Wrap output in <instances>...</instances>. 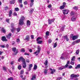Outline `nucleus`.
Wrapping results in <instances>:
<instances>
[{"label": "nucleus", "mask_w": 80, "mask_h": 80, "mask_svg": "<svg viewBox=\"0 0 80 80\" xmlns=\"http://www.w3.org/2000/svg\"><path fill=\"white\" fill-rule=\"evenodd\" d=\"M24 20H25V17L23 16H22L21 17V18L19 20V25H23V24L24 23V22H23Z\"/></svg>", "instance_id": "1"}, {"label": "nucleus", "mask_w": 80, "mask_h": 80, "mask_svg": "<svg viewBox=\"0 0 80 80\" xmlns=\"http://www.w3.org/2000/svg\"><path fill=\"white\" fill-rule=\"evenodd\" d=\"M79 77V75L78 74L75 75L73 74L71 75V78L72 80H73L74 77Z\"/></svg>", "instance_id": "2"}, {"label": "nucleus", "mask_w": 80, "mask_h": 80, "mask_svg": "<svg viewBox=\"0 0 80 80\" xmlns=\"http://www.w3.org/2000/svg\"><path fill=\"white\" fill-rule=\"evenodd\" d=\"M42 38L40 37H38V38L37 39V43H38V44H41L42 43V42H43L42 41H39L40 40H42Z\"/></svg>", "instance_id": "3"}, {"label": "nucleus", "mask_w": 80, "mask_h": 80, "mask_svg": "<svg viewBox=\"0 0 80 80\" xmlns=\"http://www.w3.org/2000/svg\"><path fill=\"white\" fill-rule=\"evenodd\" d=\"M22 67L23 68H26L27 67V64L25 62V60H24V61L22 62Z\"/></svg>", "instance_id": "4"}, {"label": "nucleus", "mask_w": 80, "mask_h": 80, "mask_svg": "<svg viewBox=\"0 0 80 80\" xmlns=\"http://www.w3.org/2000/svg\"><path fill=\"white\" fill-rule=\"evenodd\" d=\"M72 40H76V39H77L78 37V36H73V34H72Z\"/></svg>", "instance_id": "5"}, {"label": "nucleus", "mask_w": 80, "mask_h": 80, "mask_svg": "<svg viewBox=\"0 0 80 80\" xmlns=\"http://www.w3.org/2000/svg\"><path fill=\"white\" fill-rule=\"evenodd\" d=\"M54 21H55V19L53 18L51 19H48V22L49 24H52V23L54 22Z\"/></svg>", "instance_id": "6"}, {"label": "nucleus", "mask_w": 80, "mask_h": 80, "mask_svg": "<svg viewBox=\"0 0 80 80\" xmlns=\"http://www.w3.org/2000/svg\"><path fill=\"white\" fill-rule=\"evenodd\" d=\"M12 51L14 52L15 53H18V50L16 49V48H12Z\"/></svg>", "instance_id": "7"}, {"label": "nucleus", "mask_w": 80, "mask_h": 80, "mask_svg": "<svg viewBox=\"0 0 80 80\" xmlns=\"http://www.w3.org/2000/svg\"><path fill=\"white\" fill-rule=\"evenodd\" d=\"M11 37H12V33H9L6 36V38L8 39H10L11 38Z\"/></svg>", "instance_id": "8"}, {"label": "nucleus", "mask_w": 80, "mask_h": 80, "mask_svg": "<svg viewBox=\"0 0 80 80\" xmlns=\"http://www.w3.org/2000/svg\"><path fill=\"white\" fill-rule=\"evenodd\" d=\"M25 60V59L23 58V57H21L18 59V62H20L21 60L22 62H23V61H24Z\"/></svg>", "instance_id": "9"}, {"label": "nucleus", "mask_w": 80, "mask_h": 80, "mask_svg": "<svg viewBox=\"0 0 80 80\" xmlns=\"http://www.w3.org/2000/svg\"><path fill=\"white\" fill-rule=\"evenodd\" d=\"M2 41H5V42H7V39H6V37L5 36H3L2 37Z\"/></svg>", "instance_id": "10"}, {"label": "nucleus", "mask_w": 80, "mask_h": 80, "mask_svg": "<svg viewBox=\"0 0 80 80\" xmlns=\"http://www.w3.org/2000/svg\"><path fill=\"white\" fill-rule=\"evenodd\" d=\"M50 70L52 71L51 72V74H53V73H54V72H56V71L55 69H52L51 68H50Z\"/></svg>", "instance_id": "11"}, {"label": "nucleus", "mask_w": 80, "mask_h": 80, "mask_svg": "<svg viewBox=\"0 0 80 80\" xmlns=\"http://www.w3.org/2000/svg\"><path fill=\"white\" fill-rule=\"evenodd\" d=\"M70 63V61H68L66 64L65 65V66H64V68H67V67L68 66V64Z\"/></svg>", "instance_id": "12"}, {"label": "nucleus", "mask_w": 80, "mask_h": 80, "mask_svg": "<svg viewBox=\"0 0 80 80\" xmlns=\"http://www.w3.org/2000/svg\"><path fill=\"white\" fill-rule=\"evenodd\" d=\"M32 67H33V64H31L29 65L28 67V71H30V70H32Z\"/></svg>", "instance_id": "13"}, {"label": "nucleus", "mask_w": 80, "mask_h": 80, "mask_svg": "<svg viewBox=\"0 0 80 80\" xmlns=\"http://www.w3.org/2000/svg\"><path fill=\"white\" fill-rule=\"evenodd\" d=\"M36 79V75H34L32 77V78H31V80H34Z\"/></svg>", "instance_id": "14"}, {"label": "nucleus", "mask_w": 80, "mask_h": 80, "mask_svg": "<svg viewBox=\"0 0 80 80\" xmlns=\"http://www.w3.org/2000/svg\"><path fill=\"white\" fill-rule=\"evenodd\" d=\"M76 20V18L75 17H72L71 18V20L72 22H74Z\"/></svg>", "instance_id": "15"}, {"label": "nucleus", "mask_w": 80, "mask_h": 80, "mask_svg": "<svg viewBox=\"0 0 80 80\" xmlns=\"http://www.w3.org/2000/svg\"><path fill=\"white\" fill-rule=\"evenodd\" d=\"M64 68H64V66H63V67H59L58 68V70H63V69Z\"/></svg>", "instance_id": "16"}, {"label": "nucleus", "mask_w": 80, "mask_h": 80, "mask_svg": "<svg viewBox=\"0 0 80 80\" xmlns=\"http://www.w3.org/2000/svg\"><path fill=\"white\" fill-rule=\"evenodd\" d=\"M12 14V11L11 10H10L9 12V17H11V15Z\"/></svg>", "instance_id": "17"}, {"label": "nucleus", "mask_w": 80, "mask_h": 80, "mask_svg": "<svg viewBox=\"0 0 80 80\" xmlns=\"http://www.w3.org/2000/svg\"><path fill=\"white\" fill-rule=\"evenodd\" d=\"M65 7V6L62 5L60 7V8L61 10H62V9H64Z\"/></svg>", "instance_id": "18"}, {"label": "nucleus", "mask_w": 80, "mask_h": 80, "mask_svg": "<svg viewBox=\"0 0 80 80\" xmlns=\"http://www.w3.org/2000/svg\"><path fill=\"white\" fill-rule=\"evenodd\" d=\"M15 0H12L10 1V3L11 4H14L15 3Z\"/></svg>", "instance_id": "19"}, {"label": "nucleus", "mask_w": 80, "mask_h": 80, "mask_svg": "<svg viewBox=\"0 0 80 80\" xmlns=\"http://www.w3.org/2000/svg\"><path fill=\"white\" fill-rule=\"evenodd\" d=\"M48 72V70H47L46 69H45L44 71V73L45 74H47Z\"/></svg>", "instance_id": "20"}, {"label": "nucleus", "mask_w": 80, "mask_h": 80, "mask_svg": "<svg viewBox=\"0 0 80 80\" xmlns=\"http://www.w3.org/2000/svg\"><path fill=\"white\" fill-rule=\"evenodd\" d=\"M27 25L28 26L30 25V22L29 20L27 21Z\"/></svg>", "instance_id": "21"}, {"label": "nucleus", "mask_w": 80, "mask_h": 80, "mask_svg": "<svg viewBox=\"0 0 80 80\" xmlns=\"http://www.w3.org/2000/svg\"><path fill=\"white\" fill-rule=\"evenodd\" d=\"M29 36H27L26 37V38H25L24 40H27V41H28L29 40Z\"/></svg>", "instance_id": "22"}, {"label": "nucleus", "mask_w": 80, "mask_h": 80, "mask_svg": "<svg viewBox=\"0 0 80 80\" xmlns=\"http://www.w3.org/2000/svg\"><path fill=\"white\" fill-rule=\"evenodd\" d=\"M40 51L38 50H37L36 52H35L34 53V54H36V53H38H38H40Z\"/></svg>", "instance_id": "23"}, {"label": "nucleus", "mask_w": 80, "mask_h": 80, "mask_svg": "<svg viewBox=\"0 0 80 80\" xmlns=\"http://www.w3.org/2000/svg\"><path fill=\"white\" fill-rule=\"evenodd\" d=\"M44 63L45 65V66H47L48 64V61L46 60Z\"/></svg>", "instance_id": "24"}, {"label": "nucleus", "mask_w": 80, "mask_h": 80, "mask_svg": "<svg viewBox=\"0 0 80 80\" xmlns=\"http://www.w3.org/2000/svg\"><path fill=\"white\" fill-rule=\"evenodd\" d=\"M80 68V64L78 65L77 67L75 68L76 69H77V68Z\"/></svg>", "instance_id": "25"}, {"label": "nucleus", "mask_w": 80, "mask_h": 80, "mask_svg": "<svg viewBox=\"0 0 80 80\" xmlns=\"http://www.w3.org/2000/svg\"><path fill=\"white\" fill-rule=\"evenodd\" d=\"M2 30L3 33H5L6 32V30H5V29L3 28L2 29Z\"/></svg>", "instance_id": "26"}, {"label": "nucleus", "mask_w": 80, "mask_h": 80, "mask_svg": "<svg viewBox=\"0 0 80 80\" xmlns=\"http://www.w3.org/2000/svg\"><path fill=\"white\" fill-rule=\"evenodd\" d=\"M80 52V51L79 50V49H78L76 51V53L77 54V55H78V53H79V52Z\"/></svg>", "instance_id": "27"}, {"label": "nucleus", "mask_w": 80, "mask_h": 80, "mask_svg": "<svg viewBox=\"0 0 80 80\" xmlns=\"http://www.w3.org/2000/svg\"><path fill=\"white\" fill-rule=\"evenodd\" d=\"M75 42H76V43H78L80 42V39L77 40L75 41Z\"/></svg>", "instance_id": "28"}, {"label": "nucleus", "mask_w": 80, "mask_h": 80, "mask_svg": "<svg viewBox=\"0 0 80 80\" xmlns=\"http://www.w3.org/2000/svg\"><path fill=\"white\" fill-rule=\"evenodd\" d=\"M37 68V66L36 65H34L33 68L34 70H36Z\"/></svg>", "instance_id": "29"}, {"label": "nucleus", "mask_w": 80, "mask_h": 80, "mask_svg": "<svg viewBox=\"0 0 80 80\" xmlns=\"http://www.w3.org/2000/svg\"><path fill=\"white\" fill-rule=\"evenodd\" d=\"M74 13H75V12H74L72 11L71 12L70 14H71V16H73L74 15Z\"/></svg>", "instance_id": "30"}, {"label": "nucleus", "mask_w": 80, "mask_h": 80, "mask_svg": "<svg viewBox=\"0 0 80 80\" xmlns=\"http://www.w3.org/2000/svg\"><path fill=\"white\" fill-rule=\"evenodd\" d=\"M73 9H74V10H78V7L75 6L73 7Z\"/></svg>", "instance_id": "31"}, {"label": "nucleus", "mask_w": 80, "mask_h": 80, "mask_svg": "<svg viewBox=\"0 0 80 80\" xmlns=\"http://www.w3.org/2000/svg\"><path fill=\"white\" fill-rule=\"evenodd\" d=\"M8 80H13V77H11L8 78Z\"/></svg>", "instance_id": "32"}, {"label": "nucleus", "mask_w": 80, "mask_h": 80, "mask_svg": "<svg viewBox=\"0 0 80 80\" xmlns=\"http://www.w3.org/2000/svg\"><path fill=\"white\" fill-rule=\"evenodd\" d=\"M24 73V71H23V70H21V71L20 74H21V75H22V74H23Z\"/></svg>", "instance_id": "33"}, {"label": "nucleus", "mask_w": 80, "mask_h": 80, "mask_svg": "<svg viewBox=\"0 0 80 80\" xmlns=\"http://www.w3.org/2000/svg\"><path fill=\"white\" fill-rule=\"evenodd\" d=\"M70 64L71 65H74V64H75V62H74L73 61H71L70 62Z\"/></svg>", "instance_id": "34"}, {"label": "nucleus", "mask_w": 80, "mask_h": 80, "mask_svg": "<svg viewBox=\"0 0 80 80\" xmlns=\"http://www.w3.org/2000/svg\"><path fill=\"white\" fill-rule=\"evenodd\" d=\"M18 68L19 70H21L22 68V67L20 65H19L18 67Z\"/></svg>", "instance_id": "35"}, {"label": "nucleus", "mask_w": 80, "mask_h": 80, "mask_svg": "<svg viewBox=\"0 0 80 80\" xmlns=\"http://www.w3.org/2000/svg\"><path fill=\"white\" fill-rule=\"evenodd\" d=\"M75 56H73L71 59V61H74L75 59Z\"/></svg>", "instance_id": "36"}, {"label": "nucleus", "mask_w": 80, "mask_h": 80, "mask_svg": "<svg viewBox=\"0 0 80 80\" xmlns=\"http://www.w3.org/2000/svg\"><path fill=\"white\" fill-rule=\"evenodd\" d=\"M46 35L47 36H48V35H49V32L48 31L46 32Z\"/></svg>", "instance_id": "37"}, {"label": "nucleus", "mask_w": 80, "mask_h": 80, "mask_svg": "<svg viewBox=\"0 0 80 80\" xmlns=\"http://www.w3.org/2000/svg\"><path fill=\"white\" fill-rule=\"evenodd\" d=\"M15 29V28H12V29L11 30V32H12V33H13V32H14Z\"/></svg>", "instance_id": "38"}, {"label": "nucleus", "mask_w": 80, "mask_h": 80, "mask_svg": "<svg viewBox=\"0 0 80 80\" xmlns=\"http://www.w3.org/2000/svg\"><path fill=\"white\" fill-rule=\"evenodd\" d=\"M4 9L5 10H8V8L7 6H6V7L4 8Z\"/></svg>", "instance_id": "39"}, {"label": "nucleus", "mask_w": 80, "mask_h": 80, "mask_svg": "<svg viewBox=\"0 0 80 80\" xmlns=\"http://www.w3.org/2000/svg\"><path fill=\"white\" fill-rule=\"evenodd\" d=\"M63 12H69V10L68 9H65L63 10H62Z\"/></svg>", "instance_id": "40"}, {"label": "nucleus", "mask_w": 80, "mask_h": 80, "mask_svg": "<svg viewBox=\"0 0 80 80\" xmlns=\"http://www.w3.org/2000/svg\"><path fill=\"white\" fill-rule=\"evenodd\" d=\"M38 50H39V51H40L41 49H40V46H38Z\"/></svg>", "instance_id": "41"}, {"label": "nucleus", "mask_w": 80, "mask_h": 80, "mask_svg": "<svg viewBox=\"0 0 80 80\" xmlns=\"http://www.w3.org/2000/svg\"><path fill=\"white\" fill-rule=\"evenodd\" d=\"M57 43H55L53 46L54 48H55V47H57Z\"/></svg>", "instance_id": "42"}, {"label": "nucleus", "mask_w": 80, "mask_h": 80, "mask_svg": "<svg viewBox=\"0 0 80 80\" xmlns=\"http://www.w3.org/2000/svg\"><path fill=\"white\" fill-rule=\"evenodd\" d=\"M75 44H77V43H76V42H75V41L73 42L72 43V45H75Z\"/></svg>", "instance_id": "43"}, {"label": "nucleus", "mask_w": 80, "mask_h": 80, "mask_svg": "<svg viewBox=\"0 0 80 80\" xmlns=\"http://www.w3.org/2000/svg\"><path fill=\"white\" fill-rule=\"evenodd\" d=\"M52 41L51 39H49L48 40V42L49 43H51Z\"/></svg>", "instance_id": "44"}, {"label": "nucleus", "mask_w": 80, "mask_h": 80, "mask_svg": "<svg viewBox=\"0 0 80 80\" xmlns=\"http://www.w3.org/2000/svg\"><path fill=\"white\" fill-rule=\"evenodd\" d=\"M3 69L4 71H5V72H7V68H5V67H3Z\"/></svg>", "instance_id": "45"}, {"label": "nucleus", "mask_w": 80, "mask_h": 80, "mask_svg": "<svg viewBox=\"0 0 80 80\" xmlns=\"http://www.w3.org/2000/svg\"><path fill=\"white\" fill-rule=\"evenodd\" d=\"M20 28H17V32H20Z\"/></svg>", "instance_id": "46"}, {"label": "nucleus", "mask_w": 80, "mask_h": 80, "mask_svg": "<svg viewBox=\"0 0 80 80\" xmlns=\"http://www.w3.org/2000/svg\"><path fill=\"white\" fill-rule=\"evenodd\" d=\"M16 42H18V43H19L20 42V39L19 38H18L16 40Z\"/></svg>", "instance_id": "47"}, {"label": "nucleus", "mask_w": 80, "mask_h": 80, "mask_svg": "<svg viewBox=\"0 0 80 80\" xmlns=\"http://www.w3.org/2000/svg\"><path fill=\"white\" fill-rule=\"evenodd\" d=\"M0 46L1 48H5V46L4 45H1Z\"/></svg>", "instance_id": "48"}, {"label": "nucleus", "mask_w": 80, "mask_h": 80, "mask_svg": "<svg viewBox=\"0 0 80 80\" xmlns=\"http://www.w3.org/2000/svg\"><path fill=\"white\" fill-rule=\"evenodd\" d=\"M63 54L62 56H61V57H60V59H62V60H63V59H65V58H64L63 57Z\"/></svg>", "instance_id": "49"}, {"label": "nucleus", "mask_w": 80, "mask_h": 80, "mask_svg": "<svg viewBox=\"0 0 80 80\" xmlns=\"http://www.w3.org/2000/svg\"><path fill=\"white\" fill-rule=\"evenodd\" d=\"M15 11H16V12H17V11H18V10H19V9H18V8H15Z\"/></svg>", "instance_id": "50"}, {"label": "nucleus", "mask_w": 80, "mask_h": 80, "mask_svg": "<svg viewBox=\"0 0 80 80\" xmlns=\"http://www.w3.org/2000/svg\"><path fill=\"white\" fill-rule=\"evenodd\" d=\"M33 3H31L30 4V6L31 7H32V6H33Z\"/></svg>", "instance_id": "51"}, {"label": "nucleus", "mask_w": 80, "mask_h": 80, "mask_svg": "<svg viewBox=\"0 0 80 80\" xmlns=\"http://www.w3.org/2000/svg\"><path fill=\"white\" fill-rule=\"evenodd\" d=\"M63 29H64V27H62L61 29V31H63Z\"/></svg>", "instance_id": "52"}, {"label": "nucleus", "mask_w": 80, "mask_h": 80, "mask_svg": "<svg viewBox=\"0 0 80 80\" xmlns=\"http://www.w3.org/2000/svg\"><path fill=\"white\" fill-rule=\"evenodd\" d=\"M11 68H12V70H15V66H12Z\"/></svg>", "instance_id": "53"}, {"label": "nucleus", "mask_w": 80, "mask_h": 80, "mask_svg": "<svg viewBox=\"0 0 80 80\" xmlns=\"http://www.w3.org/2000/svg\"><path fill=\"white\" fill-rule=\"evenodd\" d=\"M25 49H24L22 48L21 49V51L22 52H25Z\"/></svg>", "instance_id": "54"}, {"label": "nucleus", "mask_w": 80, "mask_h": 80, "mask_svg": "<svg viewBox=\"0 0 80 80\" xmlns=\"http://www.w3.org/2000/svg\"><path fill=\"white\" fill-rule=\"evenodd\" d=\"M24 55H28V56H29V55H30V54H29V53H26V52H25L24 53Z\"/></svg>", "instance_id": "55"}, {"label": "nucleus", "mask_w": 80, "mask_h": 80, "mask_svg": "<svg viewBox=\"0 0 80 80\" xmlns=\"http://www.w3.org/2000/svg\"><path fill=\"white\" fill-rule=\"evenodd\" d=\"M66 3L65 2H64L63 3V5L62 6H64V7H65V5H66Z\"/></svg>", "instance_id": "56"}, {"label": "nucleus", "mask_w": 80, "mask_h": 80, "mask_svg": "<svg viewBox=\"0 0 80 80\" xmlns=\"http://www.w3.org/2000/svg\"><path fill=\"white\" fill-rule=\"evenodd\" d=\"M68 37L67 36H65L64 37V39H66L68 38Z\"/></svg>", "instance_id": "57"}, {"label": "nucleus", "mask_w": 80, "mask_h": 80, "mask_svg": "<svg viewBox=\"0 0 80 80\" xmlns=\"http://www.w3.org/2000/svg\"><path fill=\"white\" fill-rule=\"evenodd\" d=\"M11 65H13L14 64V62L12 61L11 62Z\"/></svg>", "instance_id": "58"}, {"label": "nucleus", "mask_w": 80, "mask_h": 80, "mask_svg": "<svg viewBox=\"0 0 80 80\" xmlns=\"http://www.w3.org/2000/svg\"><path fill=\"white\" fill-rule=\"evenodd\" d=\"M24 5H27V1H25L24 2Z\"/></svg>", "instance_id": "59"}, {"label": "nucleus", "mask_w": 80, "mask_h": 80, "mask_svg": "<svg viewBox=\"0 0 80 80\" xmlns=\"http://www.w3.org/2000/svg\"><path fill=\"white\" fill-rule=\"evenodd\" d=\"M48 8H51L52 7V5L51 4L49 5L48 6Z\"/></svg>", "instance_id": "60"}, {"label": "nucleus", "mask_w": 80, "mask_h": 80, "mask_svg": "<svg viewBox=\"0 0 80 80\" xmlns=\"http://www.w3.org/2000/svg\"><path fill=\"white\" fill-rule=\"evenodd\" d=\"M31 37L32 39H33V38H34V37H33V35H32L31 36Z\"/></svg>", "instance_id": "61"}, {"label": "nucleus", "mask_w": 80, "mask_h": 80, "mask_svg": "<svg viewBox=\"0 0 80 80\" xmlns=\"http://www.w3.org/2000/svg\"><path fill=\"white\" fill-rule=\"evenodd\" d=\"M20 7L21 8H23V4H21L20 5Z\"/></svg>", "instance_id": "62"}, {"label": "nucleus", "mask_w": 80, "mask_h": 80, "mask_svg": "<svg viewBox=\"0 0 80 80\" xmlns=\"http://www.w3.org/2000/svg\"><path fill=\"white\" fill-rule=\"evenodd\" d=\"M13 15H17V14L16 12H14V13Z\"/></svg>", "instance_id": "63"}, {"label": "nucleus", "mask_w": 80, "mask_h": 80, "mask_svg": "<svg viewBox=\"0 0 80 80\" xmlns=\"http://www.w3.org/2000/svg\"><path fill=\"white\" fill-rule=\"evenodd\" d=\"M69 68H72V66H70L69 67H68Z\"/></svg>", "instance_id": "64"}]
</instances>
